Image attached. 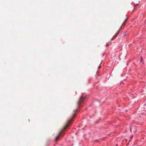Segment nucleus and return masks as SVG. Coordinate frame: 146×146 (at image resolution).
<instances>
[{"mask_svg":"<svg viewBox=\"0 0 146 146\" xmlns=\"http://www.w3.org/2000/svg\"><path fill=\"white\" fill-rule=\"evenodd\" d=\"M85 99V97L83 95L82 96L80 97L77 103V104L78 105V108H79L81 104L84 102Z\"/></svg>","mask_w":146,"mask_h":146,"instance_id":"f257e3e1","label":"nucleus"},{"mask_svg":"<svg viewBox=\"0 0 146 146\" xmlns=\"http://www.w3.org/2000/svg\"><path fill=\"white\" fill-rule=\"evenodd\" d=\"M72 121V119L71 118L70 119V120H68L67 122V124L64 126V127L63 129V130H64V129H66L67 128V127L68 126V125L70 124V122Z\"/></svg>","mask_w":146,"mask_h":146,"instance_id":"f03ea898","label":"nucleus"},{"mask_svg":"<svg viewBox=\"0 0 146 146\" xmlns=\"http://www.w3.org/2000/svg\"><path fill=\"white\" fill-rule=\"evenodd\" d=\"M119 30L117 32L116 34L112 37L111 39V40H113L117 37V36L119 35Z\"/></svg>","mask_w":146,"mask_h":146,"instance_id":"7ed1b4c3","label":"nucleus"},{"mask_svg":"<svg viewBox=\"0 0 146 146\" xmlns=\"http://www.w3.org/2000/svg\"><path fill=\"white\" fill-rule=\"evenodd\" d=\"M61 132H62V131H60V132L59 133L58 135L55 138V141H57L58 140V139H59V136L60 135Z\"/></svg>","mask_w":146,"mask_h":146,"instance_id":"20e7f679","label":"nucleus"},{"mask_svg":"<svg viewBox=\"0 0 146 146\" xmlns=\"http://www.w3.org/2000/svg\"><path fill=\"white\" fill-rule=\"evenodd\" d=\"M78 109H77L75 110H74V115H73V118H74V117H75V113L77 112V111H78Z\"/></svg>","mask_w":146,"mask_h":146,"instance_id":"39448f33","label":"nucleus"},{"mask_svg":"<svg viewBox=\"0 0 146 146\" xmlns=\"http://www.w3.org/2000/svg\"><path fill=\"white\" fill-rule=\"evenodd\" d=\"M142 58H141L140 61L141 62V61H142Z\"/></svg>","mask_w":146,"mask_h":146,"instance_id":"423d86ee","label":"nucleus"},{"mask_svg":"<svg viewBox=\"0 0 146 146\" xmlns=\"http://www.w3.org/2000/svg\"><path fill=\"white\" fill-rule=\"evenodd\" d=\"M135 6H136V5L135 6V7L134 8V9H136Z\"/></svg>","mask_w":146,"mask_h":146,"instance_id":"0eeeda50","label":"nucleus"},{"mask_svg":"<svg viewBox=\"0 0 146 146\" xmlns=\"http://www.w3.org/2000/svg\"><path fill=\"white\" fill-rule=\"evenodd\" d=\"M126 20H127V19H125V20H124V21H126Z\"/></svg>","mask_w":146,"mask_h":146,"instance_id":"6e6552de","label":"nucleus"}]
</instances>
